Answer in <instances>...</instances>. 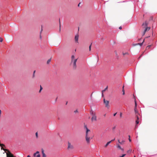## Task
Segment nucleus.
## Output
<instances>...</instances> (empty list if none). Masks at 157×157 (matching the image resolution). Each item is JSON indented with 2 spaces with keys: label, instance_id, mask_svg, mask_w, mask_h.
<instances>
[{
  "label": "nucleus",
  "instance_id": "obj_44",
  "mask_svg": "<svg viewBox=\"0 0 157 157\" xmlns=\"http://www.w3.org/2000/svg\"><path fill=\"white\" fill-rule=\"evenodd\" d=\"M105 115H106V114H105L104 115V116H105Z\"/></svg>",
  "mask_w": 157,
  "mask_h": 157
},
{
  "label": "nucleus",
  "instance_id": "obj_24",
  "mask_svg": "<svg viewBox=\"0 0 157 157\" xmlns=\"http://www.w3.org/2000/svg\"><path fill=\"white\" fill-rule=\"evenodd\" d=\"M131 151H132V150H129L128 151H127V152L128 153H131Z\"/></svg>",
  "mask_w": 157,
  "mask_h": 157
},
{
  "label": "nucleus",
  "instance_id": "obj_8",
  "mask_svg": "<svg viewBox=\"0 0 157 157\" xmlns=\"http://www.w3.org/2000/svg\"><path fill=\"white\" fill-rule=\"evenodd\" d=\"M33 156L36 157H40V155L39 154V151H37L36 153L33 154Z\"/></svg>",
  "mask_w": 157,
  "mask_h": 157
},
{
  "label": "nucleus",
  "instance_id": "obj_36",
  "mask_svg": "<svg viewBox=\"0 0 157 157\" xmlns=\"http://www.w3.org/2000/svg\"><path fill=\"white\" fill-rule=\"evenodd\" d=\"M117 113H115L114 114H113V116H116V114H117Z\"/></svg>",
  "mask_w": 157,
  "mask_h": 157
},
{
  "label": "nucleus",
  "instance_id": "obj_1",
  "mask_svg": "<svg viewBox=\"0 0 157 157\" xmlns=\"http://www.w3.org/2000/svg\"><path fill=\"white\" fill-rule=\"evenodd\" d=\"M78 58H76L74 55H72L71 57V64L72 65L74 69H75L77 66L76 62Z\"/></svg>",
  "mask_w": 157,
  "mask_h": 157
},
{
  "label": "nucleus",
  "instance_id": "obj_7",
  "mask_svg": "<svg viewBox=\"0 0 157 157\" xmlns=\"http://www.w3.org/2000/svg\"><path fill=\"white\" fill-rule=\"evenodd\" d=\"M68 149H72L73 148V145H71V144L69 142H68Z\"/></svg>",
  "mask_w": 157,
  "mask_h": 157
},
{
  "label": "nucleus",
  "instance_id": "obj_33",
  "mask_svg": "<svg viewBox=\"0 0 157 157\" xmlns=\"http://www.w3.org/2000/svg\"><path fill=\"white\" fill-rule=\"evenodd\" d=\"M74 112H75V113H77V112H78V111H77V110H76L75 111H74Z\"/></svg>",
  "mask_w": 157,
  "mask_h": 157
},
{
  "label": "nucleus",
  "instance_id": "obj_28",
  "mask_svg": "<svg viewBox=\"0 0 157 157\" xmlns=\"http://www.w3.org/2000/svg\"><path fill=\"white\" fill-rule=\"evenodd\" d=\"M126 154H123L121 156H120V157H124L125 155Z\"/></svg>",
  "mask_w": 157,
  "mask_h": 157
},
{
  "label": "nucleus",
  "instance_id": "obj_47",
  "mask_svg": "<svg viewBox=\"0 0 157 157\" xmlns=\"http://www.w3.org/2000/svg\"><path fill=\"white\" fill-rule=\"evenodd\" d=\"M134 157H136L135 156H134Z\"/></svg>",
  "mask_w": 157,
  "mask_h": 157
},
{
  "label": "nucleus",
  "instance_id": "obj_6",
  "mask_svg": "<svg viewBox=\"0 0 157 157\" xmlns=\"http://www.w3.org/2000/svg\"><path fill=\"white\" fill-rule=\"evenodd\" d=\"M103 102L105 105V107H107L108 108H109V101L106 100L105 98H104L103 99Z\"/></svg>",
  "mask_w": 157,
  "mask_h": 157
},
{
  "label": "nucleus",
  "instance_id": "obj_34",
  "mask_svg": "<svg viewBox=\"0 0 157 157\" xmlns=\"http://www.w3.org/2000/svg\"><path fill=\"white\" fill-rule=\"evenodd\" d=\"M122 28L121 26H120L119 27V29H122Z\"/></svg>",
  "mask_w": 157,
  "mask_h": 157
},
{
  "label": "nucleus",
  "instance_id": "obj_2",
  "mask_svg": "<svg viewBox=\"0 0 157 157\" xmlns=\"http://www.w3.org/2000/svg\"><path fill=\"white\" fill-rule=\"evenodd\" d=\"M148 24V22L147 21H146L144 22L142 24V26L143 28H145V29L142 33V36H144L145 35L146 32L149 30L150 29V27H147Z\"/></svg>",
  "mask_w": 157,
  "mask_h": 157
},
{
  "label": "nucleus",
  "instance_id": "obj_27",
  "mask_svg": "<svg viewBox=\"0 0 157 157\" xmlns=\"http://www.w3.org/2000/svg\"><path fill=\"white\" fill-rule=\"evenodd\" d=\"M3 41V39L1 38H0V41L1 42H2Z\"/></svg>",
  "mask_w": 157,
  "mask_h": 157
},
{
  "label": "nucleus",
  "instance_id": "obj_38",
  "mask_svg": "<svg viewBox=\"0 0 157 157\" xmlns=\"http://www.w3.org/2000/svg\"><path fill=\"white\" fill-rule=\"evenodd\" d=\"M142 55H141L139 58V59L141 57V56H142Z\"/></svg>",
  "mask_w": 157,
  "mask_h": 157
},
{
  "label": "nucleus",
  "instance_id": "obj_11",
  "mask_svg": "<svg viewBox=\"0 0 157 157\" xmlns=\"http://www.w3.org/2000/svg\"><path fill=\"white\" fill-rule=\"evenodd\" d=\"M41 152L42 154V157H46V154L44 153V151L43 149H41Z\"/></svg>",
  "mask_w": 157,
  "mask_h": 157
},
{
  "label": "nucleus",
  "instance_id": "obj_10",
  "mask_svg": "<svg viewBox=\"0 0 157 157\" xmlns=\"http://www.w3.org/2000/svg\"><path fill=\"white\" fill-rule=\"evenodd\" d=\"M144 39L143 40V42L141 43H137V44H133V46H136L137 45H140V46H141L143 45V42H144Z\"/></svg>",
  "mask_w": 157,
  "mask_h": 157
},
{
  "label": "nucleus",
  "instance_id": "obj_31",
  "mask_svg": "<svg viewBox=\"0 0 157 157\" xmlns=\"http://www.w3.org/2000/svg\"><path fill=\"white\" fill-rule=\"evenodd\" d=\"M84 127H85V128H86V131L87 130V128H87V127L86 125H85V126H84Z\"/></svg>",
  "mask_w": 157,
  "mask_h": 157
},
{
  "label": "nucleus",
  "instance_id": "obj_26",
  "mask_svg": "<svg viewBox=\"0 0 157 157\" xmlns=\"http://www.w3.org/2000/svg\"><path fill=\"white\" fill-rule=\"evenodd\" d=\"M128 137H129V140L130 142H131V140L130 139V136L129 135L128 136Z\"/></svg>",
  "mask_w": 157,
  "mask_h": 157
},
{
  "label": "nucleus",
  "instance_id": "obj_42",
  "mask_svg": "<svg viewBox=\"0 0 157 157\" xmlns=\"http://www.w3.org/2000/svg\"><path fill=\"white\" fill-rule=\"evenodd\" d=\"M123 95H124V91L123 92Z\"/></svg>",
  "mask_w": 157,
  "mask_h": 157
},
{
  "label": "nucleus",
  "instance_id": "obj_30",
  "mask_svg": "<svg viewBox=\"0 0 157 157\" xmlns=\"http://www.w3.org/2000/svg\"><path fill=\"white\" fill-rule=\"evenodd\" d=\"M36 136L37 138L38 137V134H37V132H36Z\"/></svg>",
  "mask_w": 157,
  "mask_h": 157
},
{
  "label": "nucleus",
  "instance_id": "obj_16",
  "mask_svg": "<svg viewBox=\"0 0 157 157\" xmlns=\"http://www.w3.org/2000/svg\"><path fill=\"white\" fill-rule=\"evenodd\" d=\"M136 117H139L140 116V114L138 113L135 114Z\"/></svg>",
  "mask_w": 157,
  "mask_h": 157
},
{
  "label": "nucleus",
  "instance_id": "obj_14",
  "mask_svg": "<svg viewBox=\"0 0 157 157\" xmlns=\"http://www.w3.org/2000/svg\"><path fill=\"white\" fill-rule=\"evenodd\" d=\"M117 147L118 148L120 149L122 151H124V149L123 148H122L119 144H117Z\"/></svg>",
  "mask_w": 157,
  "mask_h": 157
},
{
  "label": "nucleus",
  "instance_id": "obj_5",
  "mask_svg": "<svg viewBox=\"0 0 157 157\" xmlns=\"http://www.w3.org/2000/svg\"><path fill=\"white\" fill-rule=\"evenodd\" d=\"M91 114L92 115V116L91 118V121H97V117L96 115V113H94L93 111H92L91 112Z\"/></svg>",
  "mask_w": 157,
  "mask_h": 157
},
{
  "label": "nucleus",
  "instance_id": "obj_23",
  "mask_svg": "<svg viewBox=\"0 0 157 157\" xmlns=\"http://www.w3.org/2000/svg\"><path fill=\"white\" fill-rule=\"evenodd\" d=\"M150 46H151L150 45H149V46H147L146 47V49H149V48H150Z\"/></svg>",
  "mask_w": 157,
  "mask_h": 157
},
{
  "label": "nucleus",
  "instance_id": "obj_15",
  "mask_svg": "<svg viewBox=\"0 0 157 157\" xmlns=\"http://www.w3.org/2000/svg\"><path fill=\"white\" fill-rule=\"evenodd\" d=\"M134 111H135V114L137 113H139L138 112V111H137V109L136 108H134Z\"/></svg>",
  "mask_w": 157,
  "mask_h": 157
},
{
  "label": "nucleus",
  "instance_id": "obj_46",
  "mask_svg": "<svg viewBox=\"0 0 157 157\" xmlns=\"http://www.w3.org/2000/svg\"><path fill=\"white\" fill-rule=\"evenodd\" d=\"M40 37L41 38V36L40 35Z\"/></svg>",
  "mask_w": 157,
  "mask_h": 157
},
{
  "label": "nucleus",
  "instance_id": "obj_20",
  "mask_svg": "<svg viewBox=\"0 0 157 157\" xmlns=\"http://www.w3.org/2000/svg\"><path fill=\"white\" fill-rule=\"evenodd\" d=\"M51 61V59H49L48 60V61H47V63L48 64Z\"/></svg>",
  "mask_w": 157,
  "mask_h": 157
},
{
  "label": "nucleus",
  "instance_id": "obj_13",
  "mask_svg": "<svg viewBox=\"0 0 157 157\" xmlns=\"http://www.w3.org/2000/svg\"><path fill=\"white\" fill-rule=\"evenodd\" d=\"M137 118V119L136 120V124H138L139 123V121L140 120V117H136Z\"/></svg>",
  "mask_w": 157,
  "mask_h": 157
},
{
  "label": "nucleus",
  "instance_id": "obj_18",
  "mask_svg": "<svg viewBox=\"0 0 157 157\" xmlns=\"http://www.w3.org/2000/svg\"><path fill=\"white\" fill-rule=\"evenodd\" d=\"M107 89V87L105 88L104 90H103L102 91V95L103 96V92H104V91H105Z\"/></svg>",
  "mask_w": 157,
  "mask_h": 157
},
{
  "label": "nucleus",
  "instance_id": "obj_39",
  "mask_svg": "<svg viewBox=\"0 0 157 157\" xmlns=\"http://www.w3.org/2000/svg\"><path fill=\"white\" fill-rule=\"evenodd\" d=\"M118 142H119V143H120V141L119 140H118Z\"/></svg>",
  "mask_w": 157,
  "mask_h": 157
},
{
  "label": "nucleus",
  "instance_id": "obj_22",
  "mask_svg": "<svg viewBox=\"0 0 157 157\" xmlns=\"http://www.w3.org/2000/svg\"><path fill=\"white\" fill-rule=\"evenodd\" d=\"M136 106H137V103H136V101H135V108H136Z\"/></svg>",
  "mask_w": 157,
  "mask_h": 157
},
{
  "label": "nucleus",
  "instance_id": "obj_3",
  "mask_svg": "<svg viewBox=\"0 0 157 157\" xmlns=\"http://www.w3.org/2000/svg\"><path fill=\"white\" fill-rule=\"evenodd\" d=\"M90 132V130L88 128H87V130L86 131V140L87 144H89L90 143V140L92 139L90 136L89 132Z\"/></svg>",
  "mask_w": 157,
  "mask_h": 157
},
{
  "label": "nucleus",
  "instance_id": "obj_32",
  "mask_svg": "<svg viewBox=\"0 0 157 157\" xmlns=\"http://www.w3.org/2000/svg\"><path fill=\"white\" fill-rule=\"evenodd\" d=\"M122 116V113H121L120 114V117H121Z\"/></svg>",
  "mask_w": 157,
  "mask_h": 157
},
{
  "label": "nucleus",
  "instance_id": "obj_17",
  "mask_svg": "<svg viewBox=\"0 0 157 157\" xmlns=\"http://www.w3.org/2000/svg\"><path fill=\"white\" fill-rule=\"evenodd\" d=\"M0 146H1L2 147V149H3H3H4L3 148V147L4 146V147H5V145L4 144H0Z\"/></svg>",
  "mask_w": 157,
  "mask_h": 157
},
{
  "label": "nucleus",
  "instance_id": "obj_45",
  "mask_svg": "<svg viewBox=\"0 0 157 157\" xmlns=\"http://www.w3.org/2000/svg\"><path fill=\"white\" fill-rule=\"evenodd\" d=\"M123 92H124V90H123Z\"/></svg>",
  "mask_w": 157,
  "mask_h": 157
},
{
  "label": "nucleus",
  "instance_id": "obj_9",
  "mask_svg": "<svg viewBox=\"0 0 157 157\" xmlns=\"http://www.w3.org/2000/svg\"><path fill=\"white\" fill-rule=\"evenodd\" d=\"M78 37H79V36H78V34H76L75 36V42L76 43H78Z\"/></svg>",
  "mask_w": 157,
  "mask_h": 157
},
{
  "label": "nucleus",
  "instance_id": "obj_4",
  "mask_svg": "<svg viewBox=\"0 0 157 157\" xmlns=\"http://www.w3.org/2000/svg\"><path fill=\"white\" fill-rule=\"evenodd\" d=\"M3 150L6 153L7 157H14L13 155L8 149H3Z\"/></svg>",
  "mask_w": 157,
  "mask_h": 157
},
{
  "label": "nucleus",
  "instance_id": "obj_25",
  "mask_svg": "<svg viewBox=\"0 0 157 157\" xmlns=\"http://www.w3.org/2000/svg\"><path fill=\"white\" fill-rule=\"evenodd\" d=\"M91 44L90 45L89 47L90 51L91 50Z\"/></svg>",
  "mask_w": 157,
  "mask_h": 157
},
{
  "label": "nucleus",
  "instance_id": "obj_41",
  "mask_svg": "<svg viewBox=\"0 0 157 157\" xmlns=\"http://www.w3.org/2000/svg\"><path fill=\"white\" fill-rule=\"evenodd\" d=\"M27 157H31L29 155H28L27 156Z\"/></svg>",
  "mask_w": 157,
  "mask_h": 157
},
{
  "label": "nucleus",
  "instance_id": "obj_35",
  "mask_svg": "<svg viewBox=\"0 0 157 157\" xmlns=\"http://www.w3.org/2000/svg\"><path fill=\"white\" fill-rule=\"evenodd\" d=\"M40 90H42V87L41 86H40Z\"/></svg>",
  "mask_w": 157,
  "mask_h": 157
},
{
  "label": "nucleus",
  "instance_id": "obj_37",
  "mask_svg": "<svg viewBox=\"0 0 157 157\" xmlns=\"http://www.w3.org/2000/svg\"><path fill=\"white\" fill-rule=\"evenodd\" d=\"M142 55H141L139 58V59L141 57V56H142Z\"/></svg>",
  "mask_w": 157,
  "mask_h": 157
},
{
  "label": "nucleus",
  "instance_id": "obj_21",
  "mask_svg": "<svg viewBox=\"0 0 157 157\" xmlns=\"http://www.w3.org/2000/svg\"><path fill=\"white\" fill-rule=\"evenodd\" d=\"M36 71H34L33 72V77L34 78L35 77V73Z\"/></svg>",
  "mask_w": 157,
  "mask_h": 157
},
{
  "label": "nucleus",
  "instance_id": "obj_43",
  "mask_svg": "<svg viewBox=\"0 0 157 157\" xmlns=\"http://www.w3.org/2000/svg\"><path fill=\"white\" fill-rule=\"evenodd\" d=\"M80 3H79V4H78V6H79V4H80Z\"/></svg>",
  "mask_w": 157,
  "mask_h": 157
},
{
  "label": "nucleus",
  "instance_id": "obj_19",
  "mask_svg": "<svg viewBox=\"0 0 157 157\" xmlns=\"http://www.w3.org/2000/svg\"><path fill=\"white\" fill-rule=\"evenodd\" d=\"M124 142L125 141L123 140L122 141L120 142V144H124Z\"/></svg>",
  "mask_w": 157,
  "mask_h": 157
},
{
  "label": "nucleus",
  "instance_id": "obj_40",
  "mask_svg": "<svg viewBox=\"0 0 157 157\" xmlns=\"http://www.w3.org/2000/svg\"><path fill=\"white\" fill-rule=\"evenodd\" d=\"M41 90H40H40L39 91V93L40 92H41Z\"/></svg>",
  "mask_w": 157,
  "mask_h": 157
},
{
  "label": "nucleus",
  "instance_id": "obj_29",
  "mask_svg": "<svg viewBox=\"0 0 157 157\" xmlns=\"http://www.w3.org/2000/svg\"><path fill=\"white\" fill-rule=\"evenodd\" d=\"M153 19V18L152 17H151L150 18L149 20H152Z\"/></svg>",
  "mask_w": 157,
  "mask_h": 157
},
{
  "label": "nucleus",
  "instance_id": "obj_12",
  "mask_svg": "<svg viewBox=\"0 0 157 157\" xmlns=\"http://www.w3.org/2000/svg\"><path fill=\"white\" fill-rule=\"evenodd\" d=\"M115 140V139H114L113 140H111V141H109L106 144H105V147H107V146L108 145L110 144L112 141H114V140Z\"/></svg>",
  "mask_w": 157,
  "mask_h": 157
}]
</instances>
